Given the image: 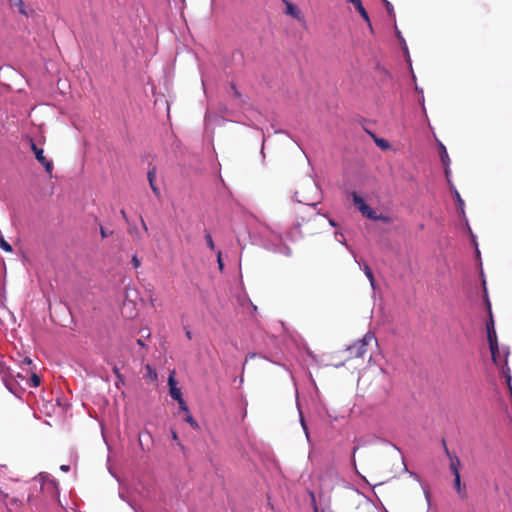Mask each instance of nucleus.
Returning a JSON list of instances; mask_svg holds the SVG:
<instances>
[{
    "instance_id": "obj_37",
    "label": "nucleus",
    "mask_w": 512,
    "mask_h": 512,
    "mask_svg": "<svg viewBox=\"0 0 512 512\" xmlns=\"http://www.w3.org/2000/svg\"><path fill=\"white\" fill-rule=\"evenodd\" d=\"M69 469H70V467H69V466H67V465H62V466H61V470H62V471H64V472L69 471Z\"/></svg>"
},
{
    "instance_id": "obj_32",
    "label": "nucleus",
    "mask_w": 512,
    "mask_h": 512,
    "mask_svg": "<svg viewBox=\"0 0 512 512\" xmlns=\"http://www.w3.org/2000/svg\"><path fill=\"white\" fill-rule=\"evenodd\" d=\"M30 143L32 151L36 154V151H39L41 148H38L32 139L30 140Z\"/></svg>"
},
{
    "instance_id": "obj_21",
    "label": "nucleus",
    "mask_w": 512,
    "mask_h": 512,
    "mask_svg": "<svg viewBox=\"0 0 512 512\" xmlns=\"http://www.w3.org/2000/svg\"><path fill=\"white\" fill-rule=\"evenodd\" d=\"M0 247L6 252L12 251L11 245L7 241H5L3 237L0 238Z\"/></svg>"
},
{
    "instance_id": "obj_5",
    "label": "nucleus",
    "mask_w": 512,
    "mask_h": 512,
    "mask_svg": "<svg viewBox=\"0 0 512 512\" xmlns=\"http://www.w3.org/2000/svg\"><path fill=\"white\" fill-rule=\"evenodd\" d=\"M348 2L354 5L355 9L361 15L363 20L368 24L369 28L372 29L369 15H368L367 11L365 10L364 6L362 5V1L361 0H348Z\"/></svg>"
},
{
    "instance_id": "obj_42",
    "label": "nucleus",
    "mask_w": 512,
    "mask_h": 512,
    "mask_svg": "<svg viewBox=\"0 0 512 512\" xmlns=\"http://www.w3.org/2000/svg\"><path fill=\"white\" fill-rule=\"evenodd\" d=\"M121 214H122V216H123L124 218H126V213H125V211H124V210H121Z\"/></svg>"
},
{
    "instance_id": "obj_34",
    "label": "nucleus",
    "mask_w": 512,
    "mask_h": 512,
    "mask_svg": "<svg viewBox=\"0 0 512 512\" xmlns=\"http://www.w3.org/2000/svg\"><path fill=\"white\" fill-rule=\"evenodd\" d=\"M171 435H172V439L174 441H178V434H177V432L175 430L171 431Z\"/></svg>"
},
{
    "instance_id": "obj_9",
    "label": "nucleus",
    "mask_w": 512,
    "mask_h": 512,
    "mask_svg": "<svg viewBox=\"0 0 512 512\" xmlns=\"http://www.w3.org/2000/svg\"><path fill=\"white\" fill-rule=\"evenodd\" d=\"M283 2L286 5L285 13L287 15H290L291 17L297 19V20H300L301 19V12L298 9V7L295 6L294 4H292L291 2H289L288 0H283Z\"/></svg>"
},
{
    "instance_id": "obj_41",
    "label": "nucleus",
    "mask_w": 512,
    "mask_h": 512,
    "mask_svg": "<svg viewBox=\"0 0 512 512\" xmlns=\"http://www.w3.org/2000/svg\"><path fill=\"white\" fill-rule=\"evenodd\" d=\"M329 223H330L332 226H336V224H335L334 220H331V219H330V220H329Z\"/></svg>"
},
{
    "instance_id": "obj_31",
    "label": "nucleus",
    "mask_w": 512,
    "mask_h": 512,
    "mask_svg": "<svg viewBox=\"0 0 512 512\" xmlns=\"http://www.w3.org/2000/svg\"><path fill=\"white\" fill-rule=\"evenodd\" d=\"M8 497V493H6L1 487H0V500L5 501Z\"/></svg>"
},
{
    "instance_id": "obj_19",
    "label": "nucleus",
    "mask_w": 512,
    "mask_h": 512,
    "mask_svg": "<svg viewBox=\"0 0 512 512\" xmlns=\"http://www.w3.org/2000/svg\"><path fill=\"white\" fill-rule=\"evenodd\" d=\"M185 421L190 424V426L194 429H199L198 423L195 421V419L192 417L190 412L186 413Z\"/></svg>"
},
{
    "instance_id": "obj_27",
    "label": "nucleus",
    "mask_w": 512,
    "mask_h": 512,
    "mask_svg": "<svg viewBox=\"0 0 512 512\" xmlns=\"http://www.w3.org/2000/svg\"><path fill=\"white\" fill-rule=\"evenodd\" d=\"M177 402H178V404H179V406H180V409H181L182 411H184L185 413H188V412H189V409H188V407H187V405H186V403H185V401H184V399H183V398H182L181 400H178Z\"/></svg>"
},
{
    "instance_id": "obj_15",
    "label": "nucleus",
    "mask_w": 512,
    "mask_h": 512,
    "mask_svg": "<svg viewBox=\"0 0 512 512\" xmlns=\"http://www.w3.org/2000/svg\"><path fill=\"white\" fill-rule=\"evenodd\" d=\"M145 370L147 372V377L149 379H151L152 381H156L157 380V372L156 370L150 365V364H147L145 365Z\"/></svg>"
},
{
    "instance_id": "obj_10",
    "label": "nucleus",
    "mask_w": 512,
    "mask_h": 512,
    "mask_svg": "<svg viewBox=\"0 0 512 512\" xmlns=\"http://www.w3.org/2000/svg\"><path fill=\"white\" fill-rule=\"evenodd\" d=\"M454 488L462 499L467 497L465 485L461 484L460 474L454 476Z\"/></svg>"
},
{
    "instance_id": "obj_1",
    "label": "nucleus",
    "mask_w": 512,
    "mask_h": 512,
    "mask_svg": "<svg viewBox=\"0 0 512 512\" xmlns=\"http://www.w3.org/2000/svg\"><path fill=\"white\" fill-rule=\"evenodd\" d=\"M372 343L377 344V339L372 332H367L361 340L348 347L349 357L364 358L367 354V347Z\"/></svg>"
},
{
    "instance_id": "obj_20",
    "label": "nucleus",
    "mask_w": 512,
    "mask_h": 512,
    "mask_svg": "<svg viewBox=\"0 0 512 512\" xmlns=\"http://www.w3.org/2000/svg\"><path fill=\"white\" fill-rule=\"evenodd\" d=\"M155 178H156V169L155 168H152L148 171V181H149V185L152 186L154 185L155 183Z\"/></svg>"
},
{
    "instance_id": "obj_24",
    "label": "nucleus",
    "mask_w": 512,
    "mask_h": 512,
    "mask_svg": "<svg viewBox=\"0 0 512 512\" xmlns=\"http://www.w3.org/2000/svg\"><path fill=\"white\" fill-rule=\"evenodd\" d=\"M376 144L382 149H387L389 147V143L385 139H376Z\"/></svg>"
},
{
    "instance_id": "obj_14",
    "label": "nucleus",
    "mask_w": 512,
    "mask_h": 512,
    "mask_svg": "<svg viewBox=\"0 0 512 512\" xmlns=\"http://www.w3.org/2000/svg\"><path fill=\"white\" fill-rule=\"evenodd\" d=\"M363 271H364L365 275L367 276V278L369 279V282H370L372 288L374 289L375 288V279H374L372 270L370 269L368 264L363 265Z\"/></svg>"
},
{
    "instance_id": "obj_18",
    "label": "nucleus",
    "mask_w": 512,
    "mask_h": 512,
    "mask_svg": "<svg viewBox=\"0 0 512 512\" xmlns=\"http://www.w3.org/2000/svg\"><path fill=\"white\" fill-rule=\"evenodd\" d=\"M41 383V379L40 377L36 374V373H33L30 377V380H29V384L31 387H38Z\"/></svg>"
},
{
    "instance_id": "obj_6",
    "label": "nucleus",
    "mask_w": 512,
    "mask_h": 512,
    "mask_svg": "<svg viewBox=\"0 0 512 512\" xmlns=\"http://www.w3.org/2000/svg\"><path fill=\"white\" fill-rule=\"evenodd\" d=\"M35 158L37 159L38 162H40L44 166L46 172L50 176H52L53 163H52V161L48 160L44 156V150L43 149H40L39 151H36Z\"/></svg>"
},
{
    "instance_id": "obj_16",
    "label": "nucleus",
    "mask_w": 512,
    "mask_h": 512,
    "mask_svg": "<svg viewBox=\"0 0 512 512\" xmlns=\"http://www.w3.org/2000/svg\"><path fill=\"white\" fill-rule=\"evenodd\" d=\"M453 194H454V198H455V200H456V202H457L458 209H459L462 213H464V201H463V199L461 198V196H460L459 192H458L456 189H454Z\"/></svg>"
},
{
    "instance_id": "obj_13",
    "label": "nucleus",
    "mask_w": 512,
    "mask_h": 512,
    "mask_svg": "<svg viewBox=\"0 0 512 512\" xmlns=\"http://www.w3.org/2000/svg\"><path fill=\"white\" fill-rule=\"evenodd\" d=\"M459 465H460V461H459L458 457L453 456L450 458V469H451L452 473L454 474V476H456L457 474H460L459 473Z\"/></svg>"
},
{
    "instance_id": "obj_22",
    "label": "nucleus",
    "mask_w": 512,
    "mask_h": 512,
    "mask_svg": "<svg viewBox=\"0 0 512 512\" xmlns=\"http://www.w3.org/2000/svg\"><path fill=\"white\" fill-rule=\"evenodd\" d=\"M205 240H206V243H207V246L211 249V250H214L215 249V244H214V241L212 239V236L207 233L205 235Z\"/></svg>"
},
{
    "instance_id": "obj_3",
    "label": "nucleus",
    "mask_w": 512,
    "mask_h": 512,
    "mask_svg": "<svg viewBox=\"0 0 512 512\" xmlns=\"http://www.w3.org/2000/svg\"><path fill=\"white\" fill-rule=\"evenodd\" d=\"M487 309H488V313H489V321L486 323L487 339L489 342L490 350H495V349H497L498 341H497L496 330L494 327V320H493V315H492L491 304L488 300H487Z\"/></svg>"
},
{
    "instance_id": "obj_8",
    "label": "nucleus",
    "mask_w": 512,
    "mask_h": 512,
    "mask_svg": "<svg viewBox=\"0 0 512 512\" xmlns=\"http://www.w3.org/2000/svg\"><path fill=\"white\" fill-rule=\"evenodd\" d=\"M168 384H169V388H170V395H171V397L173 399H175L176 401L181 400L183 398L182 397V393H181L180 389L176 387V381L174 379L173 374H171L169 376Z\"/></svg>"
},
{
    "instance_id": "obj_39",
    "label": "nucleus",
    "mask_w": 512,
    "mask_h": 512,
    "mask_svg": "<svg viewBox=\"0 0 512 512\" xmlns=\"http://www.w3.org/2000/svg\"><path fill=\"white\" fill-rule=\"evenodd\" d=\"M186 336L188 339H191L192 338V333L190 331H187L186 332Z\"/></svg>"
},
{
    "instance_id": "obj_29",
    "label": "nucleus",
    "mask_w": 512,
    "mask_h": 512,
    "mask_svg": "<svg viewBox=\"0 0 512 512\" xmlns=\"http://www.w3.org/2000/svg\"><path fill=\"white\" fill-rule=\"evenodd\" d=\"M231 90L233 91V95L236 98H241V93L238 91L236 85L234 83H231Z\"/></svg>"
},
{
    "instance_id": "obj_25",
    "label": "nucleus",
    "mask_w": 512,
    "mask_h": 512,
    "mask_svg": "<svg viewBox=\"0 0 512 512\" xmlns=\"http://www.w3.org/2000/svg\"><path fill=\"white\" fill-rule=\"evenodd\" d=\"M217 263H218L219 270L223 271L224 263H223V260H222V253H221V251L217 252Z\"/></svg>"
},
{
    "instance_id": "obj_36",
    "label": "nucleus",
    "mask_w": 512,
    "mask_h": 512,
    "mask_svg": "<svg viewBox=\"0 0 512 512\" xmlns=\"http://www.w3.org/2000/svg\"><path fill=\"white\" fill-rule=\"evenodd\" d=\"M137 344H138L139 346H141V347H146V344H145V342H144L142 339H138V340H137Z\"/></svg>"
},
{
    "instance_id": "obj_26",
    "label": "nucleus",
    "mask_w": 512,
    "mask_h": 512,
    "mask_svg": "<svg viewBox=\"0 0 512 512\" xmlns=\"http://www.w3.org/2000/svg\"><path fill=\"white\" fill-rule=\"evenodd\" d=\"M100 234L102 238H107L108 236L113 234V231H108L103 226H100Z\"/></svg>"
},
{
    "instance_id": "obj_2",
    "label": "nucleus",
    "mask_w": 512,
    "mask_h": 512,
    "mask_svg": "<svg viewBox=\"0 0 512 512\" xmlns=\"http://www.w3.org/2000/svg\"><path fill=\"white\" fill-rule=\"evenodd\" d=\"M38 481L40 482L41 493L45 497L59 502V489L57 481L42 473L38 475Z\"/></svg>"
},
{
    "instance_id": "obj_28",
    "label": "nucleus",
    "mask_w": 512,
    "mask_h": 512,
    "mask_svg": "<svg viewBox=\"0 0 512 512\" xmlns=\"http://www.w3.org/2000/svg\"><path fill=\"white\" fill-rule=\"evenodd\" d=\"M131 263L135 269H137L141 265L140 259L136 255L132 257Z\"/></svg>"
},
{
    "instance_id": "obj_38",
    "label": "nucleus",
    "mask_w": 512,
    "mask_h": 512,
    "mask_svg": "<svg viewBox=\"0 0 512 512\" xmlns=\"http://www.w3.org/2000/svg\"><path fill=\"white\" fill-rule=\"evenodd\" d=\"M386 8H387L388 11H391L392 6H391V4L389 2L386 3Z\"/></svg>"
},
{
    "instance_id": "obj_30",
    "label": "nucleus",
    "mask_w": 512,
    "mask_h": 512,
    "mask_svg": "<svg viewBox=\"0 0 512 512\" xmlns=\"http://www.w3.org/2000/svg\"><path fill=\"white\" fill-rule=\"evenodd\" d=\"M376 220L383 221L385 223H389L391 221L390 217L384 215H377Z\"/></svg>"
},
{
    "instance_id": "obj_23",
    "label": "nucleus",
    "mask_w": 512,
    "mask_h": 512,
    "mask_svg": "<svg viewBox=\"0 0 512 512\" xmlns=\"http://www.w3.org/2000/svg\"><path fill=\"white\" fill-rule=\"evenodd\" d=\"M113 373L115 374V376H116V378H117L118 382H120V383H124V377H123V375L120 373V370H119V368H118L117 366H114V367H113Z\"/></svg>"
},
{
    "instance_id": "obj_11",
    "label": "nucleus",
    "mask_w": 512,
    "mask_h": 512,
    "mask_svg": "<svg viewBox=\"0 0 512 512\" xmlns=\"http://www.w3.org/2000/svg\"><path fill=\"white\" fill-rule=\"evenodd\" d=\"M9 5L13 8L16 7L18 12L26 17L29 16L28 11L25 8L23 0H9Z\"/></svg>"
},
{
    "instance_id": "obj_17",
    "label": "nucleus",
    "mask_w": 512,
    "mask_h": 512,
    "mask_svg": "<svg viewBox=\"0 0 512 512\" xmlns=\"http://www.w3.org/2000/svg\"><path fill=\"white\" fill-rule=\"evenodd\" d=\"M352 198H353L354 204L358 207L359 210H360V207H363V205H366L364 200L356 192L352 193Z\"/></svg>"
},
{
    "instance_id": "obj_7",
    "label": "nucleus",
    "mask_w": 512,
    "mask_h": 512,
    "mask_svg": "<svg viewBox=\"0 0 512 512\" xmlns=\"http://www.w3.org/2000/svg\"><path fill=\"white\" fill-rule=\"evenodd\" d=\"M439 148H440L441 162H442L443 166L445 167V175H446V177H449V174H450V168H449V166H450V158L448 156L446 147L442 143L439 144Z\"/></svg>"
},
{
    "instance_id": "obj_40",
    "label": "nucleus",
    "mask_w": 512,
    "mask_h": 512,
    "mask_svg": "<svg viewBox=\"0 0 512 512\" xmlns=\"http://www.w3.org/2000/svg\"><path fill=\"white\" fill-rule=\"evenodd\" d=\"M24 362H25V363H27V364H31V359H29V358H25V359H24Z\"/></svg>"
},
{
    "instance_id": "obj_35",
    "label": "nucleus",
    "mask_w": 512,
    "mask_h": 512,
    "mask_svg": "<svg viewBox=\"0 0 512 512\" xmlns=\"http://www.w3.org/2000/svg\"><path fill=\"white\" fill-rule=\"evenodd\" d=\"M141 224H142V228L147 232L148 231V227L145 223V221L143 220V218L141 217Z\"/></svg>"
},
{
    "instance_id": "obj_12",
    "label": "nucleus",
    "mask_w": 512,
    "mask_h": 512,
    "mask_svg": "<svg viewBox=\"0 0 512 512\" xmlns=\"http://www.w3.org/2000/svg\"><path fill=\"white\" fill-rule=\"evenodd\" d=\"M360 212L368 219L376 220L377 218V213L367 204L360 207Z\"/></svg>"
},
{
    "instance_id": "obj_4",
    "label": "nucleus",
    "mask_w": 512,
    "mask_h": 512,
    "mask_svg": "<svg viewBox=\"0 0 512 512\" xmlns=\"http://www.w3.org/2000/svg\"><path fill=\"white\" fill-rule=\"evenodd\" d=\"M490 351H491L492 361L496 365L501 366L502 373L505 376L507 384H508V386H509V388L511 390L512 389V387H511V375H510V369L507 366V354L505 355V359L502 361L498 345H497V349L490 350Z\"/></svg>"
},
{
    "instance_id": "obj_33",
    "label": "nucleus",
    "mask_w": 512,
    "mask_h": 512,
    "mask_svg": "<svg viewBox=\"0 0 512 512\" xmlns=\"http://www.w3.org/2000/svg\"><path fill=\"white\" fill-rule=\"evenodd\" d=\"M150 187H151L152 191L154 192V194H155L156 196H159V195H160V190H159V188H158L155 184H154V185H152V186H150Z\"/></svg>"
}]
</instances>
